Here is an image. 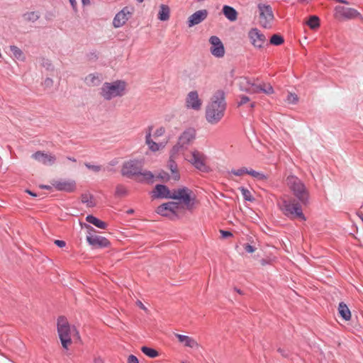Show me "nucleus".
Returning a JSON list of instances; mask_svg holds the SVG:
<instances>
[{"label":"nucleus","instance_id":"44","mask_svg":"<svg viewBox=\"0 0 363 363\" xmlns=\"http://www.w3.org/2000/svg\"><path fill=\"white\" fill-rule=\"evenodd\" d=\"M220 233L221 239H227L233 236V233L228 230H224L220 229Z\"/></svg>","mask_w":363,"mask_h":363},{"label":"nucleus","instance_id":"46","mask_svg":"<svg viewBox=\"0 0 363 363\" xmlns=\"http://www.w3.org/2000/svg\"><path fill=\"white\" fill-rule=\"evenodd\" d=\"M273 259L267 257V258H262L260 259V264L262 266H265L267 264H272Z\"/></svg>","mask_w":363,"mask_h":363},{"label":"nucleus","instance_id":"33","mask_svg":"<svg viewBox=\"0 0 363 363\" xmlns=\"http://www.w3.org/2000/svg\"><path fill=\"white\" fill-rule=\"evenodd\" d=\"M86 220L90 224H92L94 225H95L96 227H106V224L98 219L97 218L93 216H87L86 218Z\"/></svg>","mask_w":363,"mask_h":363},{"label":"nucleus","instance_id":"31","mask_svg":"<svg viewBox=\"0 0 363 363\" xmlns=\"http://www.w3.org/2000/svg\"><path fill=\"white\" fill-rule=\"evenodd\" d=\"M248 175H250L257 181H265L267 179V176L260 172H257L252 169H248Z\"/></svg>","mask_w":363,"mask_h":363},{"label":"nucleus","instance_id":"62","mask_svg":"<svg viewBox=\"0 0 363 363\" xmlns=\"http://www.w3.org/2000/svg\"><path fill=\"white\" fill-rule=\"evenodd\" d=\"M89 230H94V228H89Z\"/></svg>","mask_w":363,"mask_h":363},{"label":"nucleus","instance_id":"26","mask_svg":"<svg viewBox=\"0 0 363 363\" xmlns=\"http://www.w3.org/2000/svg\"><path fill=\"white\" fill-rule=\"evenodd\" d=\"M176 337H177L179 342L184 343V345L186 347H189L193 348V347H197L199 345L196 340H194V339H192L191 337H190L189 336L180 335V334H176Z\"/></svg>","mask_w":363,"mask_h":363},{"label":"nucleus","instance_id":"38","mask_svg":"<svg viewBox=\"0 0 363 363\" xmlns=\"http://www.w3.org/2000/svg\"><path fill=\"white\" fill-rule=\"evenodd\" d=\"M239 189L240 190L242 196L244 197V199L246 201H254V198L252 196L251 192L248 189H247L244 187H240Z\"/></svg>","mask_w":363,"mask_h":363},{"label":"nucleus","instance_id":"60","mask_svg":"<svg viewBox=\"0 0 363 363\" xmlns=\"http://www.w3.org/2000/svg\"><path fill=\"white\" fill-rule=\"evenodd\" d=\"M68 159L70 160L72 162H76V160L74 158H72H72H68Z\"/></svg>","mask_w":363,"mask_h":363},{"label":"nucleus","instance_id":"45","mask_svg":"<svg viewBox=\"0 0 363 363\" xmlns=\"http://www.w3.org/2000/svg\"><path fill=\"white\" fill-rule=\"evenodd\" d=\"M243 248L248 253H253L256 250V247L249 243L243 244Z\"/></svg>","mask_w":363,"mask_h":363},{"label":"nucleus","instance_id":"14","mask_svg":"<svg viewBox=\"0 0 363 363\" xmlns=\"http://www.w3.org/2000/svg\"><path fill=\"white\" fill-rule=\"evenodd\" d=\"M86 241L92 249H102L111 246V242L108 239L91 233H89L86 236Z\"/></svg>","mask_w":363,"mask_h":363},{"label":"nucleus","instance_id":"13","mask_svg":"<svg viewBox=\"0 0 363 363\" xmlns=\"http://www.w3.org/2000/svg\"><path fill=\"white\" fill-rule=\"evenodd\" d=\"M259 13V23L265 28L271 27L272 23L274 19L272 7L269 5L259 4L258 5Z\"/></svg>","mask_w":363,"mask_h":363},{"label":"nucleus","instance_id":"25","mask_svg":"<svg viewBox=\"0 0 363 363\" xmlns=\"http://www.w3.org/2000/svg\"><path fill=\"white\" fill-rule=\"evenodd\" d=\"M338 313L345 320L351 319V312L347 306L344 302H340L338 306Z\"/></svg>","mask_w":363,"mask_h":363},{"label":"nucleus","instance_id":"63","mask_svg":"<svg viewBox=\"0 0 363 363\" xmlns=\"http://www.w3.org/2000/svg\"><path fill=\"white\" fill-rule=\"evenodd\" d=\"M1 57V54L0 53V58Z\"/></svg>","mask_w":363,"mask_h":363},{"label":"nucleus","instance_id":"37","mask_svg":"<svg viewBox=\"0 0 363 363\" xmlns=\"http://www.w3.org/2000/svg\"><path fill=\"white\" fill-rule=\"evenodd\" d=\"M284 43V38L279 35L274 34L270 39V43L274 45H280Z\"/></svg>","mask_w":363,"mask_h":363},{"label":"nucleus","instance_id":"8","mask_svg":"<svg viewBox=\"0 0 363 363\" xmlns=\"http://www.w3.org/2000/svg\"><path fill=\"white\" fill-rule=\"evenodd\" d=\"M239 86L241 90L250 94L263 92L269 95L274 93V89L270 84H257L255 82L250 81L247 78H241L239 82Z\"/></svg>","mask_w":363,"mask_h":363},{"label":"nucleus","instance_id":"12","mask_svg":"<svg viewBox=\"0 0 363 363\" xmlns=\"http://www.w3.org/2000/svg\"><path fill=\"white\" fill-rule=\"evenodd\" d=\"M157 213L162 216L173 219L182 213L181 206L177 202H168L164 203L157 208Z\"/></svg>","mask_w":363,"mask_h":363},{"label":"nucleus","instance_id":"35","mask_svg":"<svg viewBox=\"0 0 363 363\" xmlns=\"http://www.w3.org/2000/svg\"><path fill=\"white\" fill-rule=\"evenodd\" d=\"M10 50L12 52V54L15 58L20 60H24L23 53L18 47L15 45H11L10 46Z\"/></svg>","mask_w":363,"mask_h":363},{"label":"nucleus","instance_id":"2","mask_svg":"<svg viewBox=\"0 0 363 363\" xmlns=\"http://www.w3.org/2000/svg\"><path fill=\"white\" fill-rule=\"evenodd\" d=\"M143 162L137 160H130L123 163L121 173L123 175L132 177H135L139 182H152L153 174L150 171H143Z\"/></svg>","mask_w":363,"mask_h":363},{"label":"nucleus","instance_id":"29","mask_svg":"<svg viewBox=\"0 0 363 363\" xmlns=\"http://www.w3.org/2000/svg\"><path fill=\"white\" fill-rule=\"evenodd\" d=\"M140 350L143 353L150 358H155L160 354L157 350L147 346H143Z\"/></svg>","mask_w":363,"mask_h":363},{"label":"nucleus","instance_id":"7","mask_svg":"<svg viewBox=\"0 0 363 363\" xmlns=\"http://www.w3.org/2000/svg\"><path fill=\"white\" fill-rule=\"evenodd\" d=\"M126 84L123 81H116L112 83L106 82L101 89V95L106 100L122 96L125 94Z\"/></svg>","mask_w":363,"mask_h":363},{"label":"nucleus","instance_id":"48","mask_svg":"<svg viewBox=\"0 0 363 363\" xmlns=\"http://www.w3.org/2000/svg\"><path fill=\"white\" fill-rule=\"evenodd\" d=\"M54 243L60 248L66 245L65 241L61 240H55Z\"/></svg>","mask_w":363,"mask_h":363},{"label":"nucleus","instance_id":"21","mask_svg":"<svg viewBox=\"0 0 363 363\" xmlns=\"http://www.w3.org/2000/svg\"><path fill=\"white\" fill-rule=\"evenodd\" d=\"M208 16V11L206 9H202L196 11L191 14L187 21V24L189 28L199 24L203 21Z\"/></svg>","mask_w":363,"mask_h":363},{"label":"nucleus","instance_id":"54","mask_svg":"<svg viewBox=\"0 0 363 363\" xmlns=\"http://www.w3.org/2000/svg\"><path fill=\"white\" fill-rule=\"evenodd\" d=\"M234 290L235 291H237L239 294H241V295L244 294L243 291L242 290H240V289H238L237 287H235Z\"/></svg>","mask_w":363,"mask_h":363},{"label":"nucleus","instance_id":"28","mask_svg":"<svg viewBox=\"0 0 363 363\" xmlns=\"http://www.w3.org/2000/svg\"><path fill=\"white\" fill-rule=\"evenodd\" d=\"M177 158V157H172V150H171L168 167L172 172V178L175 181H177L179 179V174L178 172L177 165L174 162V160Z\"/></svg>","mask_w":363,"mask_h":363},{"label":"nucleus","instance_id":"61","mask_svg":"<svg viewBox=\"0 0 363 363\" xmlns=\"http://www.w3.org/2000/svg\"><path fill=\"white\" fill-rule=\"evenodd\" d=\"M144 0H138L139 3H142Z\"/></svg>","mask_w":363,"mask_h":363},{"label":"nucleus","instance_id":"17","mask_svg":"<svg viewBox=\"0 0 363 363\" xmlns=\"http://www.w3.org/2000/svg\"><path fill=\"white\" fill-rule=\"evenodd\" d=\"M335 11V17L338 19H351L357 18L360 15V13L356 9L342 6H336Z\"/></svg>","mask_w":363,"mask_h":363},{"label":"nucleus","instance_id":"49","mask_svg":"<svg viewBox=\"0 0 363 363\" xmlns=\"http://www.w3.org/2000/svg\"><path fill=\"white\" fill-rule=\"evenodd\" d=\"M277 352L279 353H280L282 357H286V358L289 357V354L287 352H286V351L284 350H283L282 348L279 347L277 349Z\"/></svg>","mask_w":363,"mask_h":363},{"label":"nucleus","instance_id":"30","mask_svg":"<svg viewBox=\"0 0 363 363\" xmlns=\"http://www.w3.org/2000/svg\"><path fill=\"white\" fill-rule=\"evenodd\" d=\"M81 201L83 203L86 204L87 207H93L96 205L94 197L89 194H82L81 196Z\"/></svg>","mask_w":363,"mask_h":363},{"label":"nucleus","instance_id":"39","mask_svg":"<svg viewBox=\"0 0 363 363\" xmlns=\"http://www.w3.org/2000/svg\"><path fill=\"white\" fill-rule=\"evenodd\" d=\"M96 82H99L98 77L92 74H89L85 78V82L88 85H94Z\"/></svg>","mask_w":363,"mask_h":363},{"label":"nucleus","instance_id":"40","mask_svg":"<svg viewBox=\"0 0 363 363\" xmlns=\"http://www.w3.org/2000/svg\"><path fill=\"white\" fill-rule=\"evenodd\" d=\"M85 166L89 169L91 170L92 172H94L95 173H98L103 169L102 166L99 165V164H91L89 163H85Z\"/></svg>","mask_w":363,"mask_h":363},{"label":"nucleus","instance_id":"57","mask_svg":"<svg viewBox=\"0 0 363 363\" xmlns=\"http://www.w3.org/2000/svg\"><path fill=\"white\" fill-rule=\"evenodd\" d=\"M255 106V102H252V103L250 104V108H253Z\"/></svg>","mask_w":363,"mask_h":363},{"label":"nucleus","instance_id":"18","mask_svg":"<svg viewBox=\"0 0 363 363\" xmlns=\"http://www.w3.org/2000/svg\"><path fill=\"white\" fill-rule=\"evenodd\" d=\"M209 43L211 53L216 57H223L225 55V48L219 38L215 35L211 36Z\"/></svg>","mask_w":363,"mask_h":363},{"label":"nucleus","instance_id":"51","mask_svg":"<svg viewBox=\"0 0 363 363\" xmlns=\"http://www.w3.org/2000/svg\"><path fill=\"white\" fill-rule=\"evenodd\" d=\"M72 330L75 332L74 336H76L77 339H80L79 333L77 328L74 326H73Z\"/></svg>","mask_w":363,"mask_h":363},{"label":"nucleus","instance_id":"58","mask_svg":"<svg viewBox=\"0 0 363 363\" xmlns=\"http://www.w3.org/2000/svg\"><path fill=\"white\" fill-rule=\"evenodd\" d=\"M301 2L303 3H308L309 0H300Z\"/></svg>","mask_w":363,"mask_h":363},{"label":"nucleus","instance_id":"3","mask_svg":"<svg viewBox=\"0 0 363 363\" xmlns=\"http://www.w3.org/2000/svg\"><path fill=\"white\" fill-rule=\"evenodd\" d=\"M196 136V130L187 128L178 138L177 143L172 149V157H177L179 155H184L188 147L191 145Z\"/></svg>","mask_w":363,"mask_h":363},{"label":"nucleus","instance_id":"32","mask_svg":"<svg viewBox=\"0 0 363 363\" xmlns=\"http://www.w3.org/2000/svg\"><path fill=\"white\" fill-rule=\"evenodd\" d=\"M248 174V169L245 167H242L238 169H231L228 172V177H231L232 175L236 177H242Z\"/></svg>","mask_w":363,"mask_h":363},{"label":"nucleus","instance_id":"16","mask_svg":"<svg viewBox=\"0 0 363 363\" xmlns=\"http://www.w3.org/2000/svg\"><path fill=\"white\" fill-rule=\"evenodd\" d=\"M133 11V8L124 7L115 16L113 20V27L117 28L123 26L132 16Z\"/></svg>","mask_w":363,"mask_h":363},{"label":"nucleus","instance_id":"20","mask_svg":"<svg viewBox=\"0 0 363 363\" xmlns=\"http://www.w3.org/2000/svg\"><path fill=\"white\" fill-rule=\"evenodd\" d=\"M32 157L45 165H52L56 160L54 155L48 154L42 151H37L32 155Z\"/></svg>","mask_w":363,"mask_h":363},{"label":"nucleus","instance_id":"41","mask_svg":"<svg viewBox=\"0 0 363 363\" xmlns=\"http://www.w3.org/2000/svg\"><path fill=\"white\" fill-rule=\"evenodd\" d=\"M116 194L119 196H123L127 194V189L123 185H118L116 189Z\"/></svg>","mask_w":363,"mask_h":363},{"label":"nucleus","instance_id":"1","mask_svg":"<svg viewBox=\"0 0 363 363\" xmlns=\"http://www.w3.org/2000/svg\"><path fill=\"white\" fill-rule=\"evenodd\" d=\"M226 108L225 94L223 90H217L210 99L206 108V119L212 124H217L224 116Z\"/></svg>","mask_w":363,"mask_h":363},{"label":"nucleus","instance_id":"11","mask_svg":"<svg viewBox=\"0 0 363 363\" xmlns=\"http://www.w3.org/2000/svg\"><path fill=\"white\" fill-rule=\"evenodd\" d=\"M182 155L185 160L191 163L197 169L203 172L208 171V167L206 164V157L203 152L197 150H193L189 152H184V155Z\"/></svg>","mask_w":363,"mask_h":363},{"label":"nucleus","instance_id":"55","mask_svg":"<svg viewBox=\"0 0 363 363\" xmlns=\"http://www.w3.org/2000/svg\"><path fill=\"white\" fill-rule=\"evenodd\" d=\"M40 188H42V189H51V186H46V185H41V186H40Z\"/></svg>","mask_w":363,"mask_h":363},{"label":"nucleus","instance_id":"19","mask_svg":"<svg viewBox=\"0 0 363 363\" xmlns=\"http://www.w3.org/2000/svg\"><path fill=\"white\" fill-rule=\"evenodd\" d=\"M248 36L252 44L257 48H262L266 43V38L258 29L252 28L250 30Z\"/></svg>","mask_w":363,"mask_h":363},{"label":"nucleus","instance_id":"36","mask_svg":"<svg viewBox=\"0 0 363 363\" xmlns=\"http://www.w3.org/2000/svg\"><path fill=\"white\" fill-rule=\"evenodd\" d=\"M39 17V14L35 11L27 12L23 15V18L26 21L32 22L36 21Z\"/></svg>","mask_w":363,"mask_h":363},{"label":"nucleus","instance_id":"27","mask_svg":"<svg viewBox=\"0 0 363 363\" xmlns=\"http://www.w3.org/2000/svg\"><path fill=\"white\" fill-rule=\"evenodd\" d=\"M223 13L230 21H235L238 18V12L234 8L230 6H224L223 7Z\"/></svg>","mask_w":363,"mask_h":363},{"label":"nucleus","instance_id":"6","mask_svg":"<svg viewBox=\"0 0 363 363\" xmlns=\"http://www.w3.org/2000/svg\"><path fill=\"white\" fill-rule=\"evenodd\" d=\"M166 130L163 126L157 128L152 132V126H149L145 130V144L152 152L162 150L167 143H157L156 140L165 134Z\"/></svg>","mask_w":363,"mask_h":363},{"label":"nucleus","instance_id":"5","mask_svg":"<svg viewBox=\"0 0 363 363\" xmlns=\"http://www.w3.org/2000/svg\"><path fill=\"white\" fill-rule=\"evenodd\" d=\"M172 199L178 200L181 206V211L184 209L191 210L196 205V197L193 191L186 188L182 187L172 190Z\"/></svg>","mask_w":363,"mask_h":363},{"label":"nucleus","instance_id":"59","mask_svg":"<svg viewBox=\"0 0 363 363\" xmlns=\"http://www.w3.org/2000/svg\"><path fill=\"white\" fill-rule=\"evenodd\" d=\"M80 225L81 227H89L87 225L84 224V226H83V224L82 223H80Z\"/></svg>","mask_w":363,"mask_h":363},{"label":"nucleus","instance_id":"9","mask_svg":"<svg viewBox=\"0 0 363 363\" xmlns=\"http://www.w3.org/2000/svg\"><path fill=\"white\" fill-rule=\"evenodd\" d=\"M57 333L60 342L64 349L68 350L72 342L71 339V327L66 317L59 316L57 318Z\"/></svg>","mask_w":363,"mask_h":363},{"label":"nucleus","instance_id":"24","mask_svg":"<svg viewBox=\"0 0 363 363\" xmlns=\"http://www.w3.org/2000/svg\"><path fill=\"white\" fill-rule=\"evenodd\" d=\"M158 19L162 21H167L170 18V8L166 4L160 5L158 11Z\"/></svg>","mask_w":363,"mask_h":363},{"label":"nucleus","instance_id":"50","mask_svg":"<svg viewBox=\"0 0 363 363\" xmlns=\"http://www.w3.org/2000/svg\"><path fill=\"white\" fill-rule=\"evenodd\" d=\"M136 304L138 306H139L142 310L147 312L148 310L147 308L144 306V304L139 300L137 301Z\"/></svg>","mask_w":363,"mask_h":363},{"label":"nucleus","instance_id":"4","mask_svg":"<svg viewBox=\"0 0 363 363\" xmlns=\"http://www.w3.org/2000/svg\"><path fill=\"white\" fill-rule=\"evenodd\" d=\"M286 184L293 195L303 205H307L309 200V191L304 183L297 177L290 175L286 178Z\"/></svg>","mask_w":363,"mask_h":363},{"label":"nucleus","instance_id":"53","mask_svg":"<svg viewBox=\"0 0 363 363\" xmlns=\"http://www.w3.org/2000/svg\"><path fill=\"white\" fill-rule=\"evenodd\" d=\"M69 1L71 4L72 6L74 9L76 6V4H77L76 0H69Z\"/></svg>","mask_w":363,"mask_h":363},{"label":"nucleus","instance_id":"23","mask_svg":"<svg viewBox=\"0 0 363 363\" xmlns=\"http://www.w3.org/2000/svg\"><path fill=\"white\" fill-rule=\"evenodd\" d=\"M172 191H170L166 186L158 184L153 191V196L157 198L172 199Z\"/></svg>","mask_w":363,"mask_h":363},{"label":"nucleus","instance_id":"56","mask_svg":"<svg viewBox=\"0 0 363 363\" xmlns=\"http://www.w3.org/2000/svg\"><path fill=\"white\" fill-rule=\"evenodd\" d=\"M26 192H27L28 194H30V195H31V196H36V194H34V193L31 192V191H29V190H26Z\"/></svg>","mask_w":363,"mask_h":363},{"label":"nucleus","instance_id":"15","mask_svg":"<svg viewBox=\"0 0 363 363\" xmlns=\"http://www.w3.org/2000/svg\"><path fill=\"white\" fill-rule=\"evenodd\" d=\"M203 101L200 99L197 91H191L185 99V106L188 109L199 111L201 109Z\"/></svg>","mask_w":363,"mask_h":363},{"label":"nucleus","instance_id":"22","mask_svg":"<svg viewBox=\"0 0 363 363\" xmlns=\"http://www.w3.org/2000/svg\"><path fill=\"white\" fill-rule=\"evenodd\" d=\"M52 186L58 191L67 192H72L76 189V184L72 180L55 181L52 183Z\"/></svg>","mask_w":363,"mask_h":363},{"label":"nucleus","instance_id":"43","mask_svg":"<svg viewBox=\"0 0 363 363\" xmlns=\"http://www.w3.org/2000/svg\"><path fill=\"white\" fill-rule=\"evenodd\" d=\"M250 101V98L247 96L241 95L240 100L238 101V106H241Z\"/></svg>","mask_w":363,"mask_h":363},{"label":"nucleus","instance_id":"47","mask_svg":"<svg viewBox=\"0 0 363 363\" xmlns=\"http://www.w3.org/2000/svg\"><path fill=\"white\" fill-rule=\"evenodd\" d=\"M128 363H139V360L134 354H130L128 357Z\"/></svg>","mask_w":363,"mask_h":363},{"label":"nucleus","instance_id":"34","mask_svg":"<svg viewBox=\"0 0 363 363\" xmlns=\"http://www.w3.org/2000/svg\"><path fill=\"white\" fill-rule=\"evenodd\" d=\"M307 24L311 29H315L318 28L320 26L319 18L316 16H311L309 18Z\"/></svg>","mask_w":363,"mask_h":363},{"label":"nucleus","instance_id":"42","mask_svg":"<svg viewBox=\"0 0 363 363\" xmlns=\"http://www.w3.org/2000/svg\"><path fill=\"white\" fill-rule=\"evenodd\" d=\"M298 96L295 94L289 93L286 98V101L289 104H295L298 101Z\"/></svg>","mask_w":363,"mask_h":363},{"label":"nucleus","instance_id":"52","mask_svg":"<svg viewBox=\"0 0 363 363\" xmlns=\"http://www.w3.org/2000/svg\"><path fill=\"white\" fill-rule=\"evenodd\" d=\"M94 362V363H104L103 359L100 357H96Z\"/></svg>","mask_w":363,"mask_h":363},{"label":"nucleus","instance_id":"10","mask_svg":"<svg viewBox=\"0 0 363 363\" xmlns=\"http://www.w3.org/2000/svg\"><path fill=\"white\" fill-rule=\"evenodd\" d=\"M280 207L283 213L287 216L303 220L306 219L300 203L294 199L283 200Z\"/></svg>","mask_w":363,"mask_h":363}]
</instances>
